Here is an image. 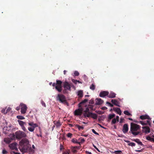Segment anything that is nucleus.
Segmentation results:
<instances>
[{"instance_id": "bf43d9fd", "label": "nucleus", "mask_w": 154, "mask_h": 154, "mask_svg": "<svg viewBox=\"0 0 154 154\" xmlns=\"http://www.w3.org/2000/svg\"><path fill=\"white\" fill-rule=\"evenodd\" d=\"M143 149H141L140 150H136L135 151L136 152H142L143 151Z\"/></svg>"}, {"instance_id": "7ed1b4c3", "label": "nucleus", "mask_w": 154, "mask_h": 154, "mask_svg": "<svg viewBox=\"0 0 154 154\" xmlns=\"http://www.w3.org/2000/svg\"><path fill=\"white\" fill-rule=\"evenodd\" d=\"M13 137L15 136L17 139H21L23 138L26 137L27 135L25 132L23 131H16L14 134H13Z\"/></svg>"}, {"instance_id": "680f3d73", "label": "nucleus", "mask_w": 154, "mask_h": 154, "mask_svg": "<svg viewBox=\"0 0 154 154\" xmlns=\"http://www.w3.org/2000/svg\"><path fill=\"white\" fill-rule=\"evenodd\" d=\"M116 120H117V122H118L119 121V116H116Z\"/></svg>"}, {"instance_id": "f8f14e48", "label": "nucleus", "mask_w": 154, "mask_h": 154, "mask_svg": "<svg viewBox=\"0 0 154 154\" xmlns=\"http://www.w3.org/2000/svg\"><path fill=\"white\" fill-rule=\"evenodd\" d=\"M142 128L143 129V131L146 133H148L150 132V129L149 128L148 126L143 127Z\"/></svg>"}, {"instance_id": "a211bd4d", "label": "nucleus", "mask_w": 154, "mask_h": 154, "mask_svg": "<svg viewBox=\"0 0 154 154\" xmlns=\"http://www.w3.org/2000/svg\"><path fill=\"white\" fill-rule=\"evenodd\" d=\"M116 94L112 91L108 94V97L110 98H113L116 97Z\"/></svg>"}, {"instance_id": "7c9ffc66", "label": "nucleus", "mask_w": 154, "mask_h": 154, "mask_svg": "<svg viewBox=\"0 0 154 154\" xmlns=\"http://www.w3.org/2000/svg\"><path fill=\"white\" fill-rule=\"evenodd\" d=\"M17 119L21 120L23 119H25V118L23 116H17Z\"/></svg>"}, {"instance_id": "9d476101", "label": "nucleus", "mask_w": 154, "mask_h": 154, "mask_svg": "<svg viewBox=\"0 0 154 154\" xmlns=\"http://www.w3.org/2000/svg\"><path fill=\"white\" fill-rule=\"evenodd\" d=\"M128 131V125L127 124H125L123 125L122 128V131L124 133H126Z\"/></svg>"}, {"instance_id": "b1692460", "label": "nucleus", "mask_w": 154, "mask_h": 154, "mask_svg": "<svg viewBox=\"0 0 154 154\" xmlns=\"http://www.w3.org/2000/svg\"><path fill=\"white\" fill-rule=\"evenodd\" d=\"M115 116V114H110L108 116V121H109L110 120L113 118Z\"/></svg>"}, {"instance_id": "f257e3e1", "label": "nucleus", "mask_w": 154, "mask_h": 154, "mask_svg": "<svg viewBox=\"0 0 154 154\" xmlns=\"http://www.w3.org/2000/svg\"><path fill=\"white\" fill-rule=\"evenodd\" d=\"M140 128L141 127L139 125L133 123H131L129 133H131L134 136L137 135L141 133Z\"/></svg>"}, {"instance_id": "5701e85b", "label": "nucleus", "mask_w": 154, "mask_h": 154, "mask_svg": "<svg viewBox=\"0 0 154 154\" xmlns=\"http://www.w3.org/2000/svg\"><path fill=\"white\" fill-rule=\"evenodd\" d=\"M17 122H18L19 124L21 126L24 125H26V123L25 122H24L21 120H18Z\"/></svg>"}, {"instance_id": "20e7f679", "label": "nucleus", "mask_w": 154, "mask_h": 154, "mask_svg": "<svg viewBox=\"0 0 154 154\" xmlns=\"http://www.w3.org/2000/svg\"><path fill=\"white\" fill-rule=\"evenodd\" d=\"M56 98L57 100L59 101L60 103H63L66 101L65 96L62 94H58Z\"/></svg>"}, {"instance_id": "4d7b16f0", "label": "nucleus", "mask_w": 154, "mask_h": 154, "mask_svg": "<svg viewBox=\"0 0 154 154\" xmlns=\"http://www.w3.org/2000/svg\"><path fill=\"white\" fill-rule=\"evenodd\" d=\"M85 141V140L84 138L82 139L81 140V142H80L81 143V144L83 143Z\"/></svg>"}, {"instance_id": "dca6fc26", "label": "nucleus", "mask_w": 154, "mask_h": 154, "mask_svg": "<svg viewBox=\"0 0 154 154\" xmlns=\"http://www.w3.org/2000/svg\"><path fill=\"white\" fill-rule=\"evenodd\" d=\"M103 102V101L100 98H97L96 99L95 103L97 105L101 104Z\"/></svg>"}, {"instance_id": "3c124183", "label": "nucleus", "mask_w": 154, "mask_h": 154, "mask_svg": "<svg viewBox=\"0 0 154 154\" xmlns=\"http://www.w3.org/2000/svg\"><path fill=\"white\" fill-rule=\"evenodd\" d=\"M41 104L42 106H44L45 107H46V106L45 103L42 100L41 101Z\"/></svg>"}, {"instance_id": "f03ea898", "label": "nucleus", "mask_w": 154, "mask_h": 154, "mask_svg": "<svg viewBox=\"0 0 154 154\" xmlns=\"http://www.w3.org/2000/svg\"><path fill=\"white\" fill-rule=\"evenodd\" d=\"M20 144L22 147V149L25 151H26L29 148V141L26 138L22 139L20 142Z\"/></svg>"}, {"instance_id": "aec40b11", "label": "nucleus", "mask_w": 154, "mask_h": 154, "mask_svg": "<svg viewBox=\"0 0 154 154\" xmlns=\"http://www.w3.org/2000/svg\"><path fill=\"white\" fill-rule=\"evenodd\" d=\"M88 101V100L87 99H85L84 100L82 101L78 105L79 107H81L82 106V105L84 103H86Z\"/></svg>"}, {"instance_id": "338daca9", "label": "nucleus", "mask_w": 154, "mask_h": 154, "mask_svg": "<svg viewBox=\"0 0 154 154\" xmlns=\"http://www.w3.org/2000/svg\"><path fill=\"white\" fill-rule=\"evenodd\" d=\"M65 154H69V151H67L64 152Z\"/></svg>"}, {"instance_id": "f3484780", "label": "nucleus", "mask_w": 154, "mask_h": 154, "mask_svg": "<svg viewBox=\"0 0 154 154\" xmlns=\"http://www.w3.org/2000/svg\"><path fill=\"white\" fill-rule=\"evenodd\" d=\"M111 102L115 105L119 107H120L119 103V102L116 100H111Z\"/></svg>"}, {"instance_id": "49530a36", "label": "nucleus", "mask_w": 154, "mask_h": 154, "mask_svg": "<svg viewBox=\"0 0 154 154\" xmlns=\"http://www.w3.org/2000/svg\"><path fill=\"white\" fill-rule=\"evenodd\" d=\"M22 130L24 131H27L26 129L24 126V125L21 126Z\"/></svg>"}, {"instance_id": "4be33fe9", "label": "nucleus", "mask_w": 154, "mask_h": 154, "mask_svg": "<svg viewBox=\"0 0 154 154\" xmlns=\"http://www.w3.org/2000/svg\"><path fill=\"white\" fill-rule=\"evenodd\" d=\"M13 140V139H11V138H8L5 139L4 140V141L6 143H10L11 142V140Z\"/></svg>"}, {"instance_id": "864d4df0", "label": "nucleus", "mask_w": 154, "mask_h": 154, "mask_svg": "<svg viewBox=\"0 0 154 154\" xmlns=\"http://www.w3.org/2000/svg\"><path fill=\"white\" fill-rule=\"evenodd\" d=\"M5 112V109H3L1 110L2 113H3L4 114H5L6 113Z\"/></svg>"}, {"instance_id": "0eeeda50", "label": "nucleus", "mask_w": 154, "mask_h": 154, "mask_svg": "<svg viewBox=\"0 0 154 154\" xmlns=\"http://www.w3.org/2000/svg\"><path fill=\"white\" fill-rule=\"evenodd\" d=\"M63 87L65 89H67L69 91L71 90V85L66 81L64 83Z\"/></svg>"}, {"instance_id": "58836bf2", "label": "nucleus", "mask_w": 154, "mask_h": 154, "mask_svg": "<svg viewBox=\"0 0 154 154\" xmlns=\"http://www.w3.org/2000/svg\"><path fill=\"white\" fill-rule=\"evenodd\" d=\"M8 152L5 150V149H3L2 150V154H7Z\"/></svg>"}, {"instance_id": "9b49d317", "label": "nucleus", "mask_w": 154, "mask_h": 154, "mask_svg": "<svg viewBox=\"0 0 154 154\" xmlns=\"http://www.w3.org/2000/svg\"><path fill=\"white\" fill-rule=\"evenodd\" d=\"M17 145V143H13L10 144L9 145V146L11 149H15L16 150H17L16 146Z\"/></svg>"}, {"instance_id": "f704fd0d", "label": "nucleus", "mask_w": 154, "mask_h": 154, "mask_svg": "<svg viewBox=\"0 0 154 154\" xmlns=\"http://www.w3.org/2000/svg\"><path fill=\"white\" fill-rule=\"evenodd\" d=\"M113 152L116 154H121L120 153L122 152V151L121 150H116Z\"/></svg>"}, {"instance_id": "2f4dec72", "label": "nucleus", "mask_w": 154, "mask_h": 154, "mask_svg": "<svg viewBox=\"0 0 154 154\" xmlns=\"http://www.w3.org/2000/svg\"><path fill=\"white\" fill-rule=\"evenodd\" d=\"M124 113L125 115H128V116H131L132 115L131 114L130 112H129L128 111H124Z\"/></svg>"}, {"instance_id": "8fccbe9b", "label": "nucleus", "mask_w": 154, "mask_h": 154, "mask_svg": "<svg viewBox=\"0 0 154 154\" xmlns=\"http://www.w3.org/2000/svg\"><path fill=\"white\" fill-rule=\"evenodd\" d=\"M21 106H20V105L19 106H17V107L16 108V110H17V111H18L20 109H21Z\"/></svg>"}, {"instance_id": "cd10ccee", "label": "nucleus", "mask_w": 154, "mask_h": 154, "mask_svg": "<svg viewBox=\"0 0 154 154\" xmlns=\"http://www.w3.org/2000/svg\"><path fill=\"white\" fill-rule=\"evenodd\" d=\"M126 142H127V143H129L128 144L129 146H134L135 145V144L134 143H133V142L129 143L130 141H126Z\"/></svg>"}, {"instance_id": "e433bc0d", "label": "nucleus", "mask_w": 154, "mask_h": 154, "mask_svg": "<svg viewBox=\"0 0 154 154\" xmlns=\"http://www.w3.org/2000/svg\"><path fill=\"white\" fill-rule=\"evenodd\" d=\"M38 127V125L36 123H33L31 126V127H32L34 128H35V127Z\"/></svg>"}, {"instance_id": "2eb2a0df", "label": "nucleus", "mask_w": 154, "mask_h": 154, "mask_svg": "<svg viewBox=\"0 0 154 154\" xmlns=\"http://www.w3.org/2000/svg\"><path fill=\"white\" fill-rule=\"evenodd\" d=\"M140 118L142 120H144L145 119H151L149 116L147 115H141L140 116Z\"/></svg>"}, {"instance_id": "5fc2aeb1", "label": "nucleus", "mask_w": 154, "mask_h": 154, "mask_svg": "<svg viewBox=\"0 0 154 154\" xmlns=\"http://www.w3.org/2000/svg\"><path fill=\"white\" fill-rule=\"evenodd\" d=\"M67 89L64 88V89L63 91V93L64 94H66L67 92Z\"/></svg>"}, {"instance_id": "79ce46f5", "label": "nucleus", "mask_w": 154, "mask_h": 154, "mask_svg": "<svg viewBox=\"0 0 154 154\" xmlns=\"http://www.w3.org/2000/svg\"><path fill=\"white\" fill-rule=\"evenodd\" d=\"M61 125L59 121L57 122L56 125L57 127L60 126Z\"/></svg>"}, {"instance_id": "6e6d98bb", "label": "nucleus", "mask_w": 154, "mask_h": 154, "mask_svg": "<svg viewBox=\"0 0 154 154\" xmlns=\"http://www.w3.org/2000/svg\"><path fill=\"white\" fill-rule=\"evenodd\" d=\"M63 148V146L62 145V144L61 143L60 145V149L61 151L62 150V149Z\"/></svg>"}, {"instance_id": "393cba45", "label": "nucleus", "mask_w": 154, "mask_h": 154, "mask_svg": "<svg viewBox=\"0 0 154 154\" xmlns=\"http://www.w3.org/2000/svg\"><path fill=\"white\" fill-rule=\"evenodd\" d=\"M75 127L77 128L79 131H80L81 130H82L84 128V127L82 126H80L78 125H75Z\"/></svg>"}, {"instance_id": "a18cd8bd", "label": "nucleus", "mask_w": 154, "mask_h": 154, "mask_svg": "<svg viewBox=\"0 0 154 154\" xmlns=\"http://www.w3.org/2000/svg\"><path fill=\"white\" fill-rule=\"evenodd\" d=\"M71 81L73 82L75 84H77V80L74 79H72Z\"/></svg>"}, {"instance_id": "6ab92c4d", "label": "nucleus", "mask_w": 154, "mask_h": 154, "mask_svg": "<svg viewBox=\"0 0 154 154\" xmlns=\"http://www.w3.org/2000/svg\"><path fill=\"white\" fill-rule=\"evenodd\" d=\"M113 109L119 115H121L122 112L119 108H114Z\"/></svg>"}, {"instance_id": "4468645a", "label": "nucleus", "mask_w": 154, "mask_h": 154, "mask_svg": "<svg viewBox=\"0 0 154 154\" xmlns=\"http://www.w3.org/2000/svg\"><path fill=\"white\" fill-rule=\"evenodd\" d=\"M90 110L88 106L86 109L84 111L83 116L85 118H86L87 117V116H86V115H88V113H91V112H90Z\"/></svg>"}, {"instance_id": "13d9d810", "label": "nucleus", "mask_w": 154, "mask_h": 154, "mask_svg": "<svg viewBox=\"0 0 154 154\" xmlns=\"http://www.w3.org/2000/svg\"><path fill=\"white\" fill-rule=\"evenodd\" d=\"M72 152H74L75 153L77 152V151L75 149H74L73 148H72Z\"/></svg>"}, {"instance_id": "603ef678", "label": "nucleus", "mask_w": 154, "mask_h": 154, "mask_svg": "<svg viewBox=\"0 0 154 154\" xmlns=\"http://www.w3.org/2000/svg\"><path fill=\"white\" fill-rule=\"evenodd\" d=\"M72 148H73V149H79V146H72Z\"/></svg>"}, {"instance_id": "ddd939ff", "label": "nucleus", "mask_w": 154, "mask_h": 154, "mask_svg": "<svg viewBox=\"0 0 154 154\" xmlns=\"http://www.w3.org/2000/svg\"><path fill=\"white\" fill-rule=\"evenodd\" d=\"M140 122L143 125H149V126H151V123L149 120H147L145 122L140 121Z\"/></svg>"}, {"instance_id": "c756f323", "label": "nucleus", "mask_w": 154, "mask_h": 154, "mask_svg": "<svg viewBox=\"0 0 154 154\" xmlns=\"http://www.w3.org/2000/svg\"><path fill=\"white\" fill-rule=\"evenodd\" d=\"M95 85L93 84H92L91 86H90V88L92 90H95Z\"/></svg>"}, {"instance_id": "c85d7f7f", "label": "nucleus", "mask_w": 154, "mask_h": 154, "mask_svg": "<svg viewBox=\"0 0 154 154\" xmlns=\"http://www.w3.org/2000/svg\"><path fill=\"white\" fill-rule=\"evenodd\" d=\"M62 82L60 80H56V85H57V86H61Z\"/></svg>"}, {"instance_id": "052dcab7", "label": "nucleus", "mask_w": 154, "mask_h": 154, "mask_svg": "<svg viewBox=\"0 0 154 154\" xmlns=\"http://www.w3.org/2000/svg\"><path fill=\"white\" fill-rule=\"evenodd\" d=\"M33 123H34L33 122H29L28 124L30 126H31Z\"/></svg>"}, {"instance_id": "72a5a7b5", "label": "nucleus", "mask_w": 154, "mask_h": 154, "mask_svg": "<svg viewBox=\"0 0 154 154\" xmlns=\"http://www.w3.org/2000/svg\"><path fill=\"white\" fill-rule=\"evenodd\" d=\"M117 121V120L116 118L113 119L112 121L111 124L112 125L115 124L116 123Z\"/></svg>"}, {"instance_id": "bb28decb", "label": "nucleus", "mask_w": 154, "mask_h": 154, "mask_svg": "<svg viewBox=\"0 0 154 154\" xmlns=\"http://www.w3.org/2000/svg\"><path fill=\"white\" fill-rule=\"evenodd\" d=\"M78 95L79 96V97H80V98L82 97L83 96L82 91H81V90L79 91L78 92Z\"/></svg>"}, {"instance_id": "de8ad7c7", "label": "nucleus", "mask_w": 154, "mask_h": 154, "mask_svg": "<svg viewBox=\"0 0 154 154\" xmlns=\"http://www.w3.org/2000/svg\"><path fill=\"white\" fill-rule=\"evenodd\" d=\"M92 132L94 133L96 135H99V134L97 132L95 131L94 129H92Z\"/></svg>"}, {"instance_id": "774afa93", "label": "nucleus", "mask_w": 154, "mask_h": 154, "mask_svg": "<svg viewBox=\"0 0 154 154\" xmlns=\"http://www.w3.org/2000/svg\"><path fill=\"white\" fill-rule=\"evenodd\" d=\"M151 141H153V142H154V138H152Z\"/></svg>"}, {"instance_id": "c9c22d12", "label": "nucleus", "mask_w": 154, "mask_h": 154, "mask_svg": "<svg viewBox=\"0 0 154 154\" xmlns=\"http://www.w3.org/2000/svg\"><path fill=\"white\" fill-rule=\"evenodd\" d=\"M88 107L89 108L90 110H95L94 109H93V106L91 105H89Z\"/></svg>"}, {"instance_id": "e2e57ef3", "label": "nucleus", "mask_w": 154, "mask_h": 154, "mask_svg": "<svg viewBox=\"0 0 154 154\" xmlns=\"http://www.w3.org/2000/svg\"><path fill=\"white\" fill-rule=\"evenodd\" d=\"M81 135L82 136H84L85 137H87L88 136V134H81Z\"/></svg>"}, {"instance_id": "c03bdc74", "label": "nucleus", "mask_w": 154, "mask_h": 154, "mask_svg": "<svg viewBox=\"0 0 154 154\" xmlns=\"http://www.w3.org/2000/svg\"><path fill=\"white\" fill-rule=\"evenodd\" d=\"M106 103L108 104V105L110 106L111 107H112L113 106V105L111 103H110L109 102H107Z\"/></svg>"}, {"instance_id": "a878e982", "label": "nucleus", "mask_w": 154, "mask_h": 154, "mask_svg": "<svg viewBox=\"0 0 154 154\" xmlns=\"http://www.w3.org/2000/svg\"><path fill=\"white\" fill-rule=\"evenodd\" d=\"M133 140L137 143L138 144L140 145H143L142 143L140 141V140L139 139H134Z\"/></svg>"}, {"instance_id": "473e14b6", "label": "nucleus", "mask_w": 154, "mask_h": 154, "mask_svg": "<svg viewBox=\"0 0 154 154\" xmlns=\"http://www.w3.org/2000/svg\"><path fill=\"white\" fill-rule=\"evenodd\" d=\"M72 141L74 143H78L80 145L81 144V143L78 142L77 140L76 139H72Z\"/></svg>"}, {"instance_id": "a19ab883", "label": "nucleus", "mask_w": 154, "mask_h": 154, "mask_svg": "<svg viewBox=\"0 0 154 154\" xmlns=\"http://www.w3.org/2000/svg\"><path fill=\"white\" fill-rule=\"evenodd\" d=\"M11 109L10 107H8L6 111V113H7L10 112L11 110Z\"/></svg>"}, {"instance_id": "69168bd1", "label": "nucleus", "mask_w": 154, "mask_h": 154, "mask_svg": "<svg viewBox=\"0 0 154 154\" xmlns=\"http://www.w3.org/2000/svg\"><path fill=\"white\" fill-rule=\"evenodd\" d=\"M86 152L87 154H92L91 152L88 151H86Z\"/></svg>"}, {"instance_id": "0e129e2a", "label": "nucleus", "mask_w": 154, "mask_h": 154, "mask_svg": "<svg viewBox=\"0 0 154 154\" xmlns=\"http://www.w3.org/2000/svg\"><path fill=\"white\" fill-rule=\"evenodd\" d=\"M107 109V108L105 106L103 107L102 108V109L103 110H106Z\"/></svg>"}, {"instance_id": "09e8293b", "label": "nucleus", "mask_w": 154, "mask_h": 154, "mask_svg": "<svg viewBox=\"0 0 154 154\" xmlns=\"http://www.w3.org/2000/svg\"><path fill=\"white\" fill-rule=\"evenodd\" d=\"M152 137H150L149 136H148L146 137V139L149 140L151 141Z\"/></svg>"}, {"instance_id": "39448f33", "label": "nucleus", "mask_w": 154, "mask_h": 154, "mask_svg": "<svg viewBox=\"0 0 154 154\" xmlns=\"http://www.w3.org/2000/svg\"><path fill=\"white\" fill-rule=\"evenodd\" d=\"M80 108L74 111V113L75 115L77 116H81L82 115L83 112V109L81 107Z\"/></svg>"}, {"instance_id": "ea45409f", "label": "nucleus", "mask_w": 154, "mask_h": 154, "mask_svg": "<svg viewBox=\"0 0 154 154\" xmlns=\"http://www.w3.org/2000/svg\"><path fill=\"white\" fill-rule=\"evenodd\" d=\"M74 74L75 76H78L79 75V73L77 71H75L74 73Z\"/></svg>"}, {"instance_id": "37998d69", "label": "nucleus", "mask_w": 154, "mask_h": 154, "mask_svg": "<svg viewBox=\"0 0 154 154\" xmlns=\"http://www.w3.org/2000/svg\"><path fill=\"white\" fill-rule=\"evenodd\" d=\"M72 134L71 133H68L67 135V136L68 137L70 138L72 137Z\"/></svg>"}, {"instance_id": "423d86ee", "label": "nucleus", "mask_w": 154, "mask_h": 154, "mask_svg": "<svg viewBox=\"0 0 154 154\" xmlns=\"http://www.w3.org/2000/svg\"><path fill=\"white\" fill-rule=\"evenodd\" d=\"M21 107V112L22 114H24L26 112V111L27 109V107L26 106L22 103H20Z\"/></svg>"}, {"instance_id": "1a4fd4ad", "label": "nucleus", "mask_w": 154, "mask_h": 154, "mask_svg": "<svg viewBox=\"0 0 154 154\" xmlns=\"http://www.w3.org/2000/svg\"><path fill=\"white\" fill-rule=\"evenodd\" d=\"M109 94V92L108 91H101L100 94H99V96L100 97H104L105 96H108V94Z\"/></svg>"}, {"instance_id": "412c9836", "label": "nucleus", "mask_w": 154, "mask_h": 154, "mask_svg": "<svg viewBox=\"0 0 154 154\" xmlns=\"http://www.w3.org/2000/svg\"><path fill=\"white\" fill-rule=\"evenodd\" d=\"M55 88L59 92H61L62 91L61 86H56Z\"/></svg>"}, {"instance_id": "6e6552de", "label": "nucleus", "mask_w": 154, "mask_h": 154, "mask_svg": "<svg viewBox=\"0 0 154 154\" xmlns=\"http://www.w3.org/2000/svg\"><path fill=\"white\" fill-rule=\"evenodd\" d=\"M86 116L87 117H91L94 119H96L97 117V116L95 113H88V115H86Z\"/></svg>"}, {"instance_id": "4c0bfd02", "label": "nucleus", "mask_w": 154, "mask_h": 154, "mask_svg": "<svg viewBox=\"0 0 154 154\" xmlns=\"http://www.w3.org/2000/svg\"><path fill=\"white\" fill-rule=\"evenodd\" d=\"M35 129L32 128V127H28V130L31 132H33L34 131Z\"/></svg>"}]
</instances>
